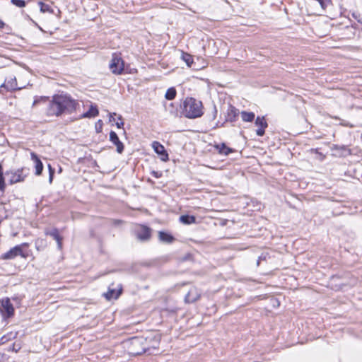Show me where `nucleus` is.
Returning <instances> with one entry per match:
<instances>
[{
    "mask_svg": "<svg viewBox=\"0 0 362 362\" xmlns=\"http://www.w3.org/2000/svg\"><path fill=\"white\" fill-rule=\"evenodd\" d=\"M49 183H52V180H53L54 173V170H50V172H49Z\"/></svg>",
    "mask_w": 362,
    "mask_h": 362,
    "instance_id": "nucleus-31",
    "label": "nucleus"
},
{
    "mask_svg": "<svg viewBox=\"0 0 362 362\" xmlns=\"http://www.w3.org/2000/svg\"><path fill=\"white\" fill-rule=\"evenodd\" d=\"M152 147L156 153L160 156V159L163 161H167L168 160V154L162 144L158 141H153Z\"/></svg>",
    "mask_w": 362,
    "mask_h": 362,
    "instance_id": "nucleus-8",
    "label": "nucleus"
},
{
    "mask_svg": "<svg viewBox=\"0 0 362 362\" xmlns=\"http://www.w3.org/2000/svg\"><path fill=\"white\" fill-rule=\"evenodd\" d=\"M116 115V113H111L110 115V121L112 122L114 120V116Z\"/></svg>",
    "mask_w": 362,
    "mask_h": 362,
    "instance_id": "nucleus-33",
    "label": "nucleus"
},
{
    "mask_svg": "<svg viewBox=\"0 0 362 362\" xmlns=\"http://www.w3.org/2000/svg\"><path fill=\"white\" fill-rule=\"evenodd\" d=\"M122 286L119 285L117 288L109 287L107 293H104V296L107 300L117 299L122 293Z\"/></svg>",
    "mask_w": 362,
    "mask_h": 362,
    "instance_id": "nucleus-10",
    "label": "nucleus"
},
{
    "mask_svg": "<svg viewBox=\"0 0 362 362\" xmlns=\"http://www.w3.org/2000/svg\"><path fill=\"white\" fill-rule=\"evenodd\" d=\"M124 125V122H116V126L118 127V128H121L122 126Z\"/></svg>",
    "mask_w": 362,
    "mask_h": 362,
    "instance_id": "nucleus-32",
    "label": "nucleus"
},
{
    "mask_svg": "<svg viewBox=\"0 0 362 362\" xmlns=\"http://www.w3.org/2000/svg\"><path fill=\"white\" fill-rule=\"evenodd\" d=\"M110 140L116 146L117 152L122 153L124 151V144L120 141L117 134L113 131H111L110 133Z\"/></svg>",
    "mask_w": 362,
    "mask_h": 362,
    "instance_id": "nucleus-11",
    "label": "nucleus"
},
{
    "mask_svg": "<svg viewBox=\"0 0 362 362\" xmlns=\"http://www.w3.org/2000/svg\"><path fill=\"white\" fill-rule=\"evenodd\" d=\"M135 233L136 238L141 241L148 240L151 238V229L146 226H139Z\"/></svg>",
    "mask_w": 362,
    "mask_h": 362,
    "instance_id": "nucleus-7",
    "label": "nucleus"
},
{
    "mask_svg": "<svg viewBox=\"0 0 362 362\" xmlns=\"http://www.w3.org/2000/svg\"><path fill=\"white\" fill-rule=\"evenodd\" d=\"M147 347L146 346H143L141 349H132V353L134 355H139L146 351Z\"/></svg>",
    "mask_w": 362,
    "mask_h": 362,
    "instance_id": "nucleus-28",
    "label": "nucleus"
},
{
    "mask_svg": "<svg viewBox=\"0 0 362 362\" xmlns=\"http://www.w3.org/2000/svg\"><path fill=\"white\" fill-rule=\"evenodd\" d=\"M38 4H39V6L40 7V11L41 12L45 13V12H50L51 11L50 6L48 4H45L43 2H42V1H40L38 3Z\"/></svg>",
    "mask_w": 362,
    "mask_h": 362,
    "instance_id": "nucleus-26",
    "label": "nucleus"
},
{
    "mask_svg": "<svg viewBox=\"0 0 362 362\" xmlns=\"http://www.w3.org/2000/svg\"><path fill=\"white\" fill-rule=\"evenodd\" d=\"M45 234L47 235H49V236L52 237L57 241L58 248L59 250L62 249V238L60 236V235L59 233L58 229L54 228H52L51 230H47L45 231Z\"/></svg>",
    "mask_w": 362,
    "mask_h": 362,
    "instance_id": "nucleus-13",
    "label": "nucleus"
},
{
    "mask_svg": "<svg viewBox=\"0 0 362 362\" xmlns=\"http://www.w3.org/2000/svg\"><path fill=\"white\" fill-rule=\"evenodd\" d=\"M0 312L4 317H10L13 315L14 308L8 298L0 301Z\"/></svg>",
    "mask_w": 362,
    "mask_h": 362,
    "instance_id": "nucleus-5",
    "label": "nucleus"
},
{
    "mask_svg": "<svg viewBox=\"0 0 362 362\" xmlns=\"http://www.w3.org/2000/svg\"><path fill=\"white\" fill-rule=\"evenodd\" d=\"M29 175V169L22 167L16 169H10L6 171L5 176L9 185L23 182Z\"/></svg>",
    "mask_w": 362,
    "mask_h": 362,
    "instance_id": "nucleus-3",
    "label": "nucleus"
},
{
    "mask_svg": "<svg viewBox=\"0 0 362 362\" xmlns=\"http://www.w3.org/2000/svg\"><path fill=\"white\" fill-rule=\"evenodd\" d=\"M352 16L356 19L357 20V21L360 23L362 24V17L361 16V15L359 13H354L352 14Z\"/></svg>",
    "mask_w": 362,
    "mask_h": 362,
    "instance_id": "nucleus-29",
    "label": "nucleus"
},
{
    "mask_svg": "<svg viewBox=\"0 0 362 362\" xmlns=\"http://www.w3.org/2000/svg\"><path fill=\"white\" fill-rule=\"evenodd\" d=\"M5 23L0 20V28H3L4 27Z\"/></svg>",
    "mask_w": 362,
    "mask_h": 362,
    "instance_id": "nucleus-34",
    "label": "nucleus"
},
{
    "mask_svg": "<svg viewBox=\"0 0 362 362\" xmlns=\"http://www.w3.org/2000/svg\"><path fill=\"white\" fill-rule=\"evenodd\" d=\"M4 86L8 90L20 88L18 86L16 77L13 76H11L6 79Z\"/></svg>",
    "mask_w": 362,
    "mask_h": 362,
    "instance_id": "nucleus-14",
    "label": "nucleus"
},
{
    "mask_svg": "<svg viewBox=\"0 0 362 362\" xmlns=\"http://www.w3.org/2000/svg\"><path fill=\"white\" fill-rule=\"evenodd\" d=\"M30 156L32 160L35 163V175H40L42 174V170H43V164L39 157L37 156V154L34 152L30 153Z\"/></svg>",
    "mask_w": 362,
    "mask_h": 362,
    "instance_id": "nucleus-12",
    "label": "nucleus"
},
{
    "mask_svg": "<svg viewBox=\"0 0 362 362\" xmlns=\"http://www.w3.org/2000/svg\"><path fill=\"white\" fill-rule=\"evenodd\" d=\"M48 170H49V172H50V170H54V169L52 168L51 165H48Z\"/></svg>",
    "mask_w": 362,
    "mask_h": 362,
    "instance_id": "nucleus-35",
    "label": "nucleus"
},
{
    "mask_svg": "<svg viewBox=\"0 0 362 362\" xmlns=\"http://www.w3.org/2000/svg\"><path fill=\"white\" fill-rule=\"evenodd\" d=\"M6 189V184L4 181V177L3 173L2 165L0 164V190L4 192Z\"/></svg>",
    "mask_w": 362,
    "mask_h": 362,
    "instance_id": "nucleus-22",
    "label": "nucleus"
},
{
    "mask_svg": "<svg viewBox=\"0 0 362 362\" xmlns=\"http://www.w3.org/2000/svg\"><path fill=\"white\" fill-rule=\"evenodd\" d=\"M215 148L218 151L220 154L228 156L230 153L233 152L234 150L231 148H229L226 146V145L224 143L216 144L215 145Z\"/></svg>",
    "mask_w": 362,
    "mask_h": 362,
    "instance_id": "nucleus-15",
    "label": "nucleus"
},
{
    "mask_svg": "<svg viewBox=\"0 0 362 362\" xmlns=\"http://www.w3.org/2000/svg\"><path fill=\"white\" fill-rule=\"evenodd\" d=\"M11 2L19 8H23L26 5L25 1L23 0H11Z\"/></svg>",
    "mask_w": 362,
    "mask_h": 362,
    "instance_id": "nucleus-27",
    "label": "nucleus"
},
{
    "mask_svg": "<svg viewBox=\"0 0 362 362\" xmlns=\"http://www.w3.org/2000/svg\"><path fill=\"white\" fill-rule=\"evenodd\" d=\"M159 240L163 243H170L174 240V238L169 233L165 232H159Z\"/></svg>",
    "mask_w": 362,
    "mask_h": 362,
    "instance_id": "nucleus-16",
    "label": "nucleus"
},
{
    "mask_svg": "<svg viewBox=\"0 0 362 362\" xmlns=\"http://www.w3.org/2000/svg\"><path fill=\"white\" fill-rule=\"evenodd\" d=\"M264 129H265V128L259 127V129H257L256 131L257 135H258L259 136H263L264 134Z\"/></svg>",
    "mask_w": 362,
    "mask_h": 362,
    "instance_id": "nucleus-30",
    "label": "nucleus"
},
{
    "mask_svg": "<svg viewBox=\"0 0 362 362\" xmlns=\"http://www.w3.org/2000/svg\"><path fill=\"white\" fill-rule=\"evenodd\" d=\"M200 292L197 288H192L185 296V300L187 303H194L200 298Z\"/></svg>",
    "mask_w": 362,
    "mask_h": 362,
    "instance_id": "nucleus-9",
    "label": "nucleus"
},
{
    "mask_svg": "<svg viewBox=\"0 0 362 362\" xmlns=\"http://www.w3.org/2000/svg\"><path fill=\"white\" fill-rule=\"evenodd\" d=\"M110 69L111 71L115 74H119L124 69L123 61L120 57L113 56L110 64Z\"/></svg>",
    "mask_w": 362,
    "mask_h": 362,
    "instance_id": "nucleus-6",
    "label": "nucleus"
},
{
    "mask_svg": "<svg viewBox=\"0 0 362 362\" xmlns=\"http://www.w3.org/2000/svg\"><path fill=\"white\" fill-rule=\"evenodd\" d=\"M180 221L183 224H192L196 222V218L194 216L182 215L180 217Z\"/></svg>",
    "mask_w": 362,
    "mask_h": 362,
    "instance_id": "nucleus-17",
    "label": "nucleus"
},
{
    "mask_svg": "<svg viewBox=\"0 0 362 362\" xmlns=\"http://www.w3.org/2000/svg\"><path fill=\"white\" fill-rule=\"evenodd\" d=\"M24 246H28L27 243H23L21 245H16L11 249H10L8 252L4 253L1 256V259H13L17 256H21L23 257H25V255L23 252V247Z\"/></svg>",
    "mask_w": 362,
    "mask_h": 362,
    "instance_id": "nucleus-4",
    "label": "nucleus"
},
{
    "mask_svg": "<svg viewBox=\"0 0 362 362\" xmlns=\"http://www.w3.org/2000/svg\"><path fill=\"white\" fill-rule=\"evenodd\" d=\"M176 94H177V91H176L175 88L173 87H171L167 90L165 95V99H167L168 100H171L175 98Z\"/></svg>",
    "mask_w": 362,
    "mask_h": 362,
    "instance_id": "nucleus-20",
    "label": "nucleus"
},
{
    "mask_svg": "<svg viewBox=\"0 0 362 362\" xmlns=\"http://www.w3.org/2000/svg\"><path fill=\"white\" fill-rule=\"evenodd\" d=\"M255 124L261 128H266L267 123L264 117H257L255 120Z\"/></svg>",
    "mask_w": 362,
    "mask_h": 362,
    "instance_id": "nucleus-21",
    "label": "nucleus"
},
{
    "mask_svg": "<svg viewBox=\"0 0 362 362\" xmlns=\"http://www.w3.org/2000/svg\"><path fill=\"white\" fill-rule=\"evenodd\" d=\"M237 112H238L237 109H235L233 107H230V110H228V117L229 118L230 120L232 121V120L235 119V117L237 115Z\"/></svg>",
    "mask_w": 362,
    "mask_h": 362,
    "instance_id": "nucleus-25",
    "label": "nucleus"
},
{
    "mask_svg": "<svg viewBox=\"0 0 362 362\" xmlns=\"http://www.w3.org/2000/svg\"><path fill=\"white\" fill-rule=\"evenodd\" d=\"M203 105L194 98H187L183 102L182 114L189 119H194L203 115Z\"/></svg>",
    "mask_w": 362,
    "mask_h": 362,
    "instance_id": "nucleus-2",
    "label": "nucleus"
},
{
    "mask_svg": "<svg viewBox=\"0 0 362 362\" xmlns=\"http://www.w3.org/2000/svg\"><path fill=\"white\" fill-rule=\"evenodd\" d=\"M37 103V101L35 100L34 103H33V105H35Z\"/></svg>",
    "mask_w": 362,
    "mask_h": 362,
    "instance_id": "nucleus-36",
    "label": "nucleus"
},
{
    "mask_svg": "<svg viewBox=\"0 0 362 362\" xmlns=\"http://www.w3.org/2000/svg\"><path fill=\"white\" fill-rule=\"evenodd\" d=\"M182 58L186 62L188 66H191L192 64L193 63V59L190 54L183 53Z\"/></svg>",
    "mask_w": 362,
    "mask_h": 362,
    "instance_id": "nucleus-24",
    "label": "nucleus"
},
{
    "mask_svg": "<svg viewBox=\"0 0 362 362\" xmlns=\"http://www.w3.org/2000/svg\"><path fill=\"white\" fill-rule=\"evenodd\" d=\"M78 103L67 95H54L47 106L46 112L49 116H60L64 113L74 112Z\"/></svg>",
    "mask_w": 362,
    "mask_h": 362,
    "instance_id": "nucleus-1",
    "label": "nucleus"
},
{
    "mask_svg": "<svg viewBox=\"0 0 362 362\" xmlns=\"http://www.w3.org/2000/svg\"><path fill=\"white\" fill-rule=\"evenodd\" d=\"M241 117L244 122H252L255 119V114L252 112H241Z\"/></svg>",
    "mask_w": 362,
    "mask_h": 362,
    "instance_id": "nucleus-19",
    "label": "nucleus"
},
{
    "mask_svg": "<svg viewBox=\"0 0 362 362\" xmlns=\"http://www.w3.org/2000/svg\"><path fill=\"white\" fill-rule=\"evenodd\" d=\"M146 340L143 338H134L132 339V346H133V348H136V346H139V345H143L144 342Z\"/></svg>",
    "mask_w": 362,
    "mask_h": 362,
    "instance_id": "nucleus-23",
    "label": "nucleus"
},
{
    "mask_svg": "<svg viewBox=\"0 0 362 362\" xmlns=\"http://www.w3.org/2000/svg\"><path fill=\"white\" fill-rule=\"evenodd\" d=\"M98 115V110L95 106L91 105L89 110L83 115V117H94Z\"/></svg>",
    "mask_w": 362,
    "mask_h": 362,
    "instance_id": "nucleus-18",
    "label": "nucleus"
}]
</instances>
